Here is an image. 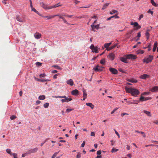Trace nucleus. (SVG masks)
<instances>
[{
  "label": "nucleus",
  "instance_id": "1",
  "mask_svg": "<svg viewBox=\"0 0 158 158\" xmlns=\"http://www.w3.org/2000/svg\"><path fill=\"white\" fill-rule=\"evenodd\" d=\"M125 89L127 92L131 93L133 96H137L140 93L138 89L133 88H128L126 87Z\"/></svg>",
  "mask_w": 158,
  "mask_h": 158
},
{
  "label": "nucleus",
  "instance_id": "2",
  "mask_svg": "<svg viewBox=\"0 0 158 158\" xmlns=\"http://www.w3.org/2000/svg\"><path fill=\"white\" fill-rule=\"evenodd\" d=\"M153 59V56H152L149 55L148 58L144 59L143 60V61L144 62H146L147 63H148L151 62Z\"/></svg>",
  "mask_w": 158,
  "mask_h": 158
},
{
  "label": "nucleus",
  "instance_id": "3",
  "mask_svg": "<svg viewBox=\"0 0 158 158\" xmlns=\"http://www.w3.org/2000/svg\"><path fill=\"white\" fill-rule=\"evenodd\" d=\"M38 150V148H35L33 149H32L29 150L27 152L26 154H30L31 153H34L37 152Z\"/></svg>",
  "mask_w": 158,
  "mask_h": 158
},
{
  "label": "nucleus",
  "instance_id": "4",
  "mask_svg": "<svg viewBox=\"0 0 158 158\" xmlns=\"http://www.w3.org/2000/svg\"><path fill=\"white\" fill-rule=\"evenodd\" d=\"M104 68L102 66H99L97 65L95 68L93 69V70L97 71H102L103 70V69Z\"/></svg>",
  "mask_w": 158,
  "mask_h": 158
},
{
  "label": "nucleus",
  "instance_id": "5",
  "mask_svg": "<svg viewBox=\"0 0 158 158\" xmlns=\"http://www.w3.org/2000/svg\"><path fill=\"white\" fill-rule=\"evenodd\" d=\"M127 58L130 59H135L136 58V56L133 54H131L126 55Z\"/></svg>",
  "mask_w": 158,
  "mask_h": 158
},
{
  "label": "nucleus",
  "instance_id": "6",
  "mask_svg": "<svg viewBox=\"0 0 158 158\" xmlns=\"http://www.w3.org/2000/svg\"><path fill=\"white\" fill-rule=\"evenodd\" d=\"M107 57L111 60H113L114 58V55L113 53H110L107 56Z\"/></svg>",
  "mask_w": 158,
  "mask_h": 158
},
{
  "label": "nucleus",
  "instance_id": "7",
  "mask_svg": "<svg viewBox=\"0 0 158 158\" xmlns=\"http://www.w3.org/2000/svg\"><path fill=\"white\" fill-rule=\"evenodd\" d=\"M151 99V98L149 97H144L141 95L139 98V101L140 102H143Z\"/></svg>",
  "mask_w": 158,
  "mask_h": 158
},
{
  "label": "nucleus",
  "instance_id": "8",
  "mask_svg": "<svg viewBox=\"0 0 158 158\" xmlns=\"http://www.w3.org/2000/svg\"><path fill=\"white\" fill-rule=\"evenodd\" d=\"M110 71L113 74H116L118 73V72L115 69L110 68H109Z\"/></svg>",
  "mask_w": 158,
  "mask_h": 158
},
{
  "label": "nucleus",
  "instance_id": "9",
  "mask_svg": "<svg viewBox=\"0 0 158 158\" xmlns=\"http://www.w3.org/2000/svg\"><path fill=\"white\" fill-rule=\"evenodd\" d=\"M34 36L35 38L36 39H40L41 36V34L38 32H36L34 35Z\"/></svg>",
  "mask_w": 158,
  "mask_h": 158
},
{
  "label": "nucleus",
  "instance_id": "10",
  "mask_svg": "<svg viewBox=\"0 0 158 158\" xmlns=\"http://www.w3.org/2000/svg\"><path fill=\"white\" fill-rule=\"evenodd\" d=\"M99 24L95 25H91V27L92 28L93 30L95 31H94V29L95 28L97 29H98L99 28Z\"/></svg>",
  "mask_w": 158,
  "mask_h": 158
},
{
  "label": "nucleus",
  "instance_id": "11",
  "mask_svg": "<svg viewBox=\"0 0 158 158\" xmlns=\"http://www.w3.org/2000/svg\"><path fill=\"white\" fill-rule=\"evenodd\" d=\"M16 19L18 21H19L20 22H23L24 21L23 19L20 18L19 16L18 15L16 16Z\"/></svg>",
  "mask_w": 158,
  "mask_h": 158
},
{
  "label": "nucleus",
  "instance_id": "12",
  "mask_svg": "<svg viewBox=\"0 0 158 158\" xmlns=\"http://www.w3.org/2000/svg\"><path fill=\"white\" fill-rule=\"evenodd\" d=\"M67 84L70 85L71 86H73L74 84L73 81L72 79H70L66 81Z\"/></svg>",
  "mask_w": 158,
  "mask_h": 158
},
{
  "label": "nucleus",
  "instance_id": "13",
  "mask_svg": "<svg viewBox=\"0 0 158 158\" xmlns=\"http://www.w3.org/2000/svg\"><path fill=\"white\" fill-rule=\"evenodd\" d=\"M40 4L41 6L42 7L44 8L45 9H48V8L49 7H48V6L47 5L44 4V2H40Z\"/></svg>",
  "mask_w": 158,
  "mask_h": 158
},
{
  "label": "nucleus",
  "instance_id": "14",
  "mask_svg": "<svg viewBox=\"0 0 158 158\" xmlns=\"http://www.w3.org/2000/svg\"><path fill=\"white\" fill-rule=\"evenodd\" d=\"M72 94L73 95H76L78 94L79 91L76 89H74L71 92Z\"/></svg>",
  "mask_w": 158,
  "mask_h": 158
},
{
  "label": "nucleus",
  "instance_id": "15",
  "mask_svg": "<svg viewBox=\"0 0 158 158\" xmlns=\"http://www.w3.org/2000/svg\"><path fill=\"white\" fill-rule=\"evenodd\" d=\"M134 26L135 27H136V29H139L141 27L140 25H139L138 23L135 22L134 23Z\"/></svg>",
  "mask_w": 158,
  "mask_h": 158
},
{
  "label": "nucleus",
  "instance_id": "16",
  "mask_svg": "<svg viewBox=\"0 0 158 158\" xmlns=\"http://www.w3.org/2000/svg\"><path fill=\"white\" fill-rule=\"evenodd\" d=\"M149 77V75L146 74H143L141 76H140L139 77L140 78L145 79L146 78L148 77Z\"/></svg>",
  "mask_w": 158,
  "mask_h": 158
},
{
  "label": "nucleus",
  "instance_id": "17",
  "mask_svg": "<svg viewBox=\"0 0 158 158\" xmlns=\"http://www.w3.org/2000/svg\"><path fill=\"white\" fill-rule=\"evenodd\" d=\"M158 90V86H155L153 87L151 90L152 92H155Z\"/></svg>",
  "mask_w": 158,
  "mask_h": 158
},
{
  "label": "nucleus",
  "instance_id": "18",
  "mask_svg": "<svg viewBox=\"0 0 158 158\" xmlns=\"http://www.w3.org/2000/svg\"><path fill=\"white\" fill-rule=\"evenodd\" d=\"M127 81L132 83H136L137 82V80L134 79H129Z\"/></svg>",
  "mask_w": 158,
  "mask_h": 158
},
{
  "label": "nucleus",
  "instance_id": "19",
  "mask_svg": "<svg viewBox=\"0 0 158 158\" xmlns=\"http://www.w3.org/2000/svg\"><path fill=\"white\" fill-rule=\"evenodd\" d=\"M86 105L87 106L90 107L92 109H93L94 108V105L91 103H86Z\"/></svg>",
  "mask_w": 158,
  "mask_h": 158
},
{
  "label": "nucleus",
  "instance_id": "20",
  "mask_svg": "<svg viewBox=\"0 0 158 158\" xmlns=\"http://www.w3.org/2000/svg\"><path fill=\"white\" fill-rule=\"evenodd\" d=\"M127 59H128L126 57V58L121 57L120 58V60L126 63L127 62Z\"/></svg>",
  "mask_w": 158,
  "mask_h": 158
},
{
  "label": "nucleus",
  "instance_id": "21",
  "mask_svg": "<svg viewBox=\"0 0 158 158\" xmlns=\"http://www.w3.org/2000/svg\"><path fill=\"white\" fill-rule=\"evenodd\" d=\"M157 42H156L154 44V46H153V52H155V51L156 49V48H157Z\"/></svg>",
  "mask_w": 158,
  "mask_h": 158
},
{
  "label": "nucleus",
  "instance_id": "22",
  "mask_svg": "<svg viewBox=\"0 0 158 158\" xmlns=\"http://www.w3.org/2000/svg\"><path fill=\"white\" fill-rule=\"evenodd\" d=\"M59 3H58L57 4H56L52 6H51V7H50V8H49L48 9H52V8H55L56 7H58L59 6H62V5H58Z\"/></svg>",
  "mask_w": 158,
  "mask_h": 158
},
{
  "label": "nucleus",
  "instance_id": "23",
  "mask_svg": "<svg viewBox=\"0 0 158 158\" xmlns=\"http://www.w3.org/2000/svg\"><path fill=\"white\" fill-rule=\"evenodd\" d=\"M143 112L149 116L150 117L151 116V114L150 112L149 111H147V110H144L143 111Z\"/></svg>",
  "mask_w": 158,
  "mask_h": 158
},
{
  "label": "nucleus",
  "instance_id": "24",
  "mask_svg": "<svg viewBox=\"0 0 158 158\" xmlns=\"http://www.w3.org/2000/svg\"><path fill=\"white\" fill-rule=\"evenodd\" d=\"M39 99L41 100H43L45 98V96L44 95H40L39 97Z\"/></svg>",
  "mask_w": 158,
  "mask_h": 158
},
{
  "label": "nucleus",
  "instance_id": "25",
  "mask_svg": "<svg viewBox=\"0 0 158 158\" xmlns=\"http://www.w3.org/2000/svg\"><path fill=\"white\" fill-rule=\"evenodd\" d=\"M55 17V16H54V15H52V16H44V18H47L48 19H52L54 17Z\"/></svg>",
  "mask_w": 158,
  "mask_h": 158
},
{
  "label": "nucleus",
  "instance_id": "26",
  "mask_svg": "<svg viewBox=\"0 0 158 158\" xmlns=\"http://www.w3.org/2000/svg\"><path fill=\"white\" fill-rule=\"evenodd\" d=\"M135 132H137L138 133H141V134L143 135V137H146V135L145 134V133L144 132L142 131H138L135 130Z\"/></svg>",
  "mask_w": 158,
  "mask_h": 158
},
{
  "label": "nucleus",
  "instance_id": "27",
  "mask_svg": "<svg viewBox=\"0 0 158 158\" xmlns=\"http://www.w3.org/2000/svg\"><path fill=\"white\" fill-rule=\"evenodd\" d=\"M109 5V3H106L103 6L102 8V10H104V9H106L107 7Z\"/></svg>",
  "mask_w": 158,
  "mask_h": 158
},
{
  "label": "nucleus",
  "instance_id": "28",
  "mask_svg": "<svg viewBox=\"0 0 158 158\" xmlns=\"http://www.w3.org/2000/svg\"><path fill=\"white\" fill-rule=\"evenodd\" d=\"M37 81H38L41 82H44L45 81H49V80H45V79H37Z\"/></svg>",
  "mask_w": 158,
  "mask_h": 158
},
{
  "label": "nucleus",
  "instance_id": "29",
  "mask_svg": "<svg viewBox=\"0 0 158 158\" xmlns=\"http://www.w3.org/2000/svg\"><path fill=\"white\" fill-rule=\"evenodd\" d=\"M87 96V94L86 92L84 89L83 90V97L85 98H86Z\"/></svg>",
  "mask_w": 158,
  "mask_h": 158
},
{
  "label": "nucleus",
  "instance_id": "30",
  "mask_svg": "<svg viewBox=\"0 0 158 158\" xmlns=\"http://www.w3.org/2000/svg\"><path fill=\"white\" fill-rule=\"evenodd\" d=\"M54 97L56 98H64V99H65L67 97L66 96H55Z\"/></svg>",
  "mask_w": 158,
  "mask_h": 158
},
{
  "label": "nucleus",
  "instance_id": "31",
  "mask_svg": "<svg viewBox=\"0 0 158 158\" xmlns=\"http://www.w3.org/2000/svg\"><path fill=\"white\" fill-rule=\"evenodd\" d=\"M6 151L7 153L9 154L10 155H12V154L11 152V150L10 149H7Z\"/></svg>",
  "mask_w": 158,
  "mask_h": 158
},
{
  "label": "nucleus",
  "instance_id": "32",
  "mask_svg": "<svg viewBox=\"0 0 158 158\" xmlns=\"http://www.w3.org/2000/svg\"><path fill=\"white\" fill-rule=\"evenodd\" d=\"M151 3H152V4L155 6H157V5L156 3L154 2V0H151Z\"/></svg>",
  "mask_w": 158,
  "mask_h": 158
},
{
  "label": "nucleus",
  "instance_id": "33",
  "mask_svg": "<svg viewBox=\"0 0 158 158\" xmlns=\"http://www.w3.org/2000/svg\"><path fill=\"white\" fill-rule=\"evenodd\" d=\"M145 35L146 36L147 39L148 40L149 38L150 35L149 34L148 31L146 32Z\"/></svg>",
  "mask_w": 158,
  "mask_h": 158
},
{
  "label": "nucleus",
  "instance_id": "34",
  "mask_svg": "<svg viewBox=\"0 0 158 158\" xmlns=\"http://www.w3.org/2000/svg\"><path fill=\"white\" fill-rule=\"evenodd\" d=\"M105 62V60L104 59H102L100 61V63L102 64H104Z\"/></svg>",
  "mask_w": 158,
  "mask_h": 158
},
{
  "label": "nucleus",
  "instance_id": "35",
  "mask_svg": "<svg viewBox=\"0 0 158 158\" xmlns=\"http://www.w3.org/2000/svg\"><path fill=\"white\" fill-rule=\"evenodd\" d=\"M93 50L94 52L96 53H97L98 52V48L97 47H94Z\"/></svg>",
  "mask_w": 158,
  "mask_h": 158
},
{
  "label": "nucleus",
  "instance_id": "36",
  "mask_svg": "<svg viewBox=\"0 0 158 158\" xmlns=\"http://www.w3.org/2000/svg\"><path fill=\"white\" fill-rule=\"evenodd\" d=\"M118 151V149L115 148H113L112 149L111 151V152L112 153H113L114 152H117Z\"/></svg>",
  "mask_w": 158,
  "mask_h": 158
},
{
  "label": "nucleus",
  "instance_id": "37",
  "mask_svg": "<svg viewBox=\"0 0 158 158\" xmlns=\"http://www.w3.org/2000/svg\"><path fill=\"white\" fill-rule=\"evenodd\" d=\"M118 12V11L116 10H114L112 11L111 12H110V13L111 15H113L114 14L117 13Z\"/></svg>",
  "mask_w": 158,
  "mask_h": 158
},
{
  "label": "nucleus",
  "instance_id": "38",
  "mask_svg": "<svg viewBox=\"0 0 158 158\" xmlns=\"http://www.w3.org/2000/svg\"><path fill=\"white\" fill-rule=\"evenodd\" d=\"M49 106V103H46L44 105V106L45 108H47Z\"/></svg>",
  "mask_w": 158,
  "mask_h": 158
},
{
  "label": "nucleus",
  "instance_id": "39",
  "mask_svg": "<svg viewBox=\"0 0 158 158\" xmlns=\"http://www.w3.org/2000/svg\"><path fill=\"white\" fill-rule=\"evenodd\" d=\"M31 10H32L34 11V12H35L38 15H39L40 13L38 11H37L36 10L35 8H32L31 9Z\"/></svg>",
  "mask_w": 158,
  "mask_h": 158
},
{
  "label": "nucleus",
  "instance_id": "40",
  "mask_svg": "<svg viewBox=\"0 0 158 158\" xmlns=\"http://www.w3.org/2000/svg\"><path fill=\"white\" fill-rule=\"evenodd\" d=\"M81 157V153L80 152H77V155L76 158H80Z\"/></svg>",
  "mask_w": 158,
  "mask_h": 158
},
{
  "label": "nucleus",
  "instance_id": "41",
  "mask_svg": "<svg viewBox=\"0 0 158 158\" xmlns=\"http://www.w3.org/2000/svg\"><path fill=\"white\" fill-rule=\"evenodd\" d=\"M58 153L59 152H55L52 156V158H55Z\"/></svg>",
  "mask_w": 158,
  "mask_h": 158
},
{
  "label": "nucleus",
  "instance_id": "42",
  "mask_svg": "<svg viewBox=\"0 0 158 158\" xmlns=\"http://www.w3.org/2000/svg\"><path fill=\"white\" fill-rule=\"evenodd\" d=\"M53 67H54V68H56V69H58L60 70H61V68H60L59 66L58 65H53Z\"/></svg>",
  "mask_w": 158,
  "mask_h": 158
},
{
  "label": "nucleus",
  "instance_id": "43",
  "mask_svg": "<svg viewBox=\"0 0 158 158\" xmlns=\"http://www.w3.org/2000/svg\"><path fill=\"white\" fill-rule=\"evenodd\" d=\"M14 158H18L17 157V155L16 153H13L12 154Z\"/></svg>",
  "mask_w": 158,
  "mask_h": 158
},
{
  "label": "nucleus",
  "instance_id": "44",
  "mask_svg": "<svg viewBox=\"0 0 158 158\" xmlns=\"http://www.w3.org/2000/svg\"><path fill=\"white\" fill-rule=\"evenodd\" d=\"M16 118L15 116L13 115L10 117V118L11 120H13L15 119Z\"/></svg>",
  "mask_w": 158,
  "mask_h": 158
},
{
  "label": "nucleus",
  "instance_id": "45",
  "mask_svg": "<svg viewBox=\"0 0 158 158\" xmlns=\"http://www.w3.org/2000/svg\"><path fill=\"white\" fill-rule=\"evenodd\" d=\"M65 100L66 101V102H68L69 101H70L72 100V99L71 98H68L67 97V98H65Z\"/></svg>",
  "mask_w": 158,
  "mask_h": 158
},
{
  "label": "nucleus",
  "instance_id": "46",
  "mask_svg": "<svg viewBox=\"0 0 158 158\" xmlns=\"http://www.w3.org/2000/svg\"><path fill=\"white\" fill-rule=\"evenodd\" d=\"M60 19H62L64 23H68L67 21L65 20L64 18L63 17H60Z\"/></svg>",
  "mask_w": 158,
  "mask_h": 158
},
{
  "label": "nucleus",
  "instance_id": "47",
  "mask_svg": "<svg viewBox=\"0 0 158 158\" xmlns=\"http://www.w3.org/2000/svg\"><path fill=\"white\" fill-rule=\"evenodd\" d=\"M118 109V108H115L111 112V114H113L117 109Z\"/></svg>",
  "mask_w": 158,
  "mask_h": 158
},
{
  "label": "nucleus",
  "instance_id": "48",
  "mask_svg": "<svg viewBox=\"0 0 158 158\" xmlns=\"http://www.w3.org/2000/svg\"><path fill=\"white\" fill-rule=\"evenodd\" d=\"M134 31V30H131L130 31H129V32H127V35H130L131 34H132V33Z\"/></svg>",
  "mask_w": 158,
  "mask_h": 158
},
{
  "label": "nucleus",
  "instance_id": "49",
  "mask_svg": "<svg viewBox=\"0 0 158 158\" xmlns=\"http://www.w3.org/2000/svg\"><path fill=\"white\" fill-rule=\"evenodd\" d=\"M149 94V92H144L141 95H148Z\"/></svg>",
  "mask_w": 158,
  "mask_h": 158
},
{
  "label": "nucleus",
  "instance_id": "50",
  "mask_svg": "<svg viewBox=\"0 0 158 158\" xmlns=\"http://www.w3.org/2000/svg\"><path fill=\"white\" fill-rule=\"evenodd\" d=\"M36 65L40 66L41 65L42 63L39 62H37L36 63Z\"/></svg>",
  "mask_w": 158,
  "mask_h": 158
},
{
  "label": "nucleus",
  "instance_id": "51",
  "mask_svg": "<svg viewBox=\"0 0 158 158\" xmlns=\"http://www.w3.org/2000/svg\"><path fill=\"white\" fill-rule=\"evenodd\" d=\"M85 142L83 141V142L82 143V144H81V147H82V148L84 147L85 146Z\"/></svg>",
  "mask_w": 158,
  "mask_h": 158
},
{
  "label": "nucleus",
  "instance_id": "52",
  "mask_svg": "<svg viewBox=\"0 0 158 158\" xmlns=\"http://www.w3.org/2000/svg\"><path fill=\"white\" fill-rule=\"evenodd\" d=\"M94 46L93 44L91 45L90 47V48L92 50H94Z\"/></svg>",
  "mask_w": 158,
  "mask_h": 158
},
{
  "label": "nucleus",
  "instance_id": "53",
  "mask_svg": "<svg viewBox=\"0 0 158 158\" xmlns=\"http://www.w3.org/2000/svg\"><path fill=\"white\" fill-rule=\"evenodd\" d=\"M95 133L94 132H91V134H90V135L91 136H95Z\"/></svg>",
  "mask_w": 158,
  "mask_h": 158
},
{
  "label": "nucleus",
  "instance_id": "54",
  "mask_svg": "<svg viewBox=\"0 0 158 158\" xmlns=\"http://www.w3.org/2000/svg\"><path fill=\"white\" fill-rule=\"evenodd\" d=\"M109 46L107 45V43H106L105 44H104V47H105L106 48V49L107 48H109Z\"/></svg>",
  "mask_w": 158,
  "mask_h": 158
},
{
  "label": "nucleus",
  "instance_id": "55",
  "mask_svg": "<svg viewBox=\"0 0 158 158\" xmlns=\"http://www.w3.org/2000/svg\"><path fill=\"white\" fill-rule=\"evenodd\" d=\"M45 76H46V75H45V74H44V73L41 74L40 75V77H45Z\"/></svg>",
  "mask_w": 158,
  "mask_h": 158
},
{
  "label": "nucleus",
  "instance_id": "56",
  "mask_svg": "<svg viewBox=\"0 0 158 158\" xmlns=\"http://www.w3.org/2000/svg\"><path fill=\"white\" fill-rule=\"evenodd\" d=\"M115 134L118 136V138H120V135L118 133V132L116 131L115 130Z\"/></svg>",
  "mask_w": 158,
  "mask_h": 158
},
{
  "label": "nucleus",
  "instance_id": "57",
  "mask_svg": "<svg viewBox=\"0 0 158 158\" xmlns=\"http://www.w3.org/2000/svg\"><path fill=\"white\" fill-rule=\"evenodd\" d=\"M101 152L100 150L98 151L97 152V154L98 155H100L101 154Z\"/></svg>",
  "mask_w": 158,
  "mask_h": 158
},
{
  "label": "nucleus",
  "instance_id": "58",
  "mask_svg": "<svg viewBox=\"0 0 158 158\" xmlns=\"http://www.w3.org/2000/svg\"><path fill=\"white\" fill-rule=\"evenodd\" d=\"M71 110H72L71 109H67L66 110V112L67 113H69V112H70V111H71Z\"/></svg>",
  "mask_w": 158,
  "mask_h": 158
},
{
  "label": "nucleus",
  "instance_id": "59",
  "mask_svg": "<svg viewBox=\"0 0 158 158\" xmlns=\"http://www.w3.org/2000/svg\"><path fill=\"white\" fill-rule=\"evenodd\" d=\"M143 15L142 14V15H140L139 16V20H140L141 19H142V18H143Z\"/></svg>",
  "mask_w": 158,
  "mask_h": 158
},
{
  "label": "nucleus",
  "instance_id": "60",
  "mask_svg": "<svg viewBox=\"0 0 158 158\" xmlns=\"http://www.w3.org/2000/svg\"><path fill=\"white\" fill-rule=\"evenodd\" d=\"M148 12V13H151L152 15L153 13V11H151L150 10H149Z\"/></svg>",
  "mask_w": 158,
  "mask_h": 158
},
{
  "label": "nucleus",
  "instance_id": "61",
  "mask_svg": "<svg viewBox=\"0 0 158 158\" xmlns=\"http://www.w3.org/2000/svg\"><path fill=\"white\" fill-rule=\"evenodd\" d=\"M128 114L127 113H123L122 114H121V116L122 117L124 116V115H128Z\"/></svg>",
  "mask_w": 158,
  "mask_h": 158
},
{
  "label": "nucleus",
  "instance_id": "62",
  "mask_svg": "<svg viewBox=\"0 0 158 158\" xmlns=\"http://www.w3.org/2000/svg\"><path fill=\"white\" fill-rule=\"evenodd\" d=\"M127 148L128 150H129L130 148V147L128 145H127Z\"/></svg>",
  "mask_w": 158,
  "mask_h": 158
},
{
  "label": "nucleus",
  "instance_id": "63",
  "mask_svg": "<svg viewBox=\"0 0 158 158\" xmlns=\"http://www.w3.org/2000/svg\"><path fill=\"white\" fill-rule=\"evenodd\" d=\"M137 36L138 37H140L141 36L140 32H139L138 33Z\"/></svg>",
  "mask_w": 158,
  "mask_h": 158
},
{
  "label": "nucleus",
  "instance_id": "64",
  "mask_svg": "<svg viewBox=\"0 0 158 158\" xmlns=\"http://www.w3.org/2000/svg\"><path fill=\"white\" fill-rule=\"evenodd\" d=\"M153 123L156 124H158V120L154 121Z\"/></svg>",
  "mask_w": 158,
  "mask_h": 158
}]
</instances>
